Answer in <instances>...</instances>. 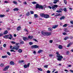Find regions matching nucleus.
Returning a JSON list of instances; mask_svg holds the SVG:
<instances>
[{
	"instance_id": "nucleus-25",
	"label": "nucleus",
	"mask_w": 73,
	"mask_h": 73,
	"mask_svg": "<svg viewBox=\"0 0 73 73\" xmlns=\"http://www.w3.org/2000/svg\"><path fill=\"white\" fill-rule=\"evenodd\" d=\"M64 31L65 32H69V31H68L67 28H65L64 29Z\"/></svg>"
},
{
	"instance_id": "nucleus-38",
	"label": "nucleus",
	"mask_w": 73,
	"mask_h": 73,
	"mask_svg": "<svg viewBox=\"0 0 73 73\" xmlns=\"http://www.w3.org/2000/svg\"><path fill=\"white\" fill-rule=\"evenodd\" d=\"M11 43L13 44H16V42L13 41H11Z\"/></svg>"
},
{
	"instance_id": "nucleus-48",
	"label": "nucleus",
	"mask_w": 73,
	"mask_h": 73,
	"mask_svg": "<svg viewBox=\"0 0 73 73\" xmlns=\"http://www.w3.org/2000/svg\"><path fill=\"white\" fill-rule=\"evenodd\" d=\"M15 44V45H16V46H19V44L20 43H16Z\"/></svg>"
},
{
	"instance_id": "nucleus-32",
	"label": "nucleus",
	"mask_w": 73,
	"mask_h": 73,
	"mask_svg": "<svg viewBox=\"0 0 73 73\" xmlns=\"http://www.w3.org/2000/svg\"><path fill=\"white\" fill-rule=\"evenodd\" d=\"M71 43L72 44L73 43H72L70 42L69 43V44H68V45H67V47H69L70 46V45Z\"/></svg>"
},
{
	"instance_id": "nucleus-16",
	"label": "nucleus",
	"mask_w": 73,
	"mask_h": 73,
	"mask_svg": "<svg viewBox=\"0 0 73 73\" xmlns=\"http://www.w3.org/2000/svg\"><path fill=\"white\" fill-rule=\"evenodd\" d=\"M43 8L44 7H43L41 5H39V7L38 8L39 9H43Z\"/></svg>"
},
{
	"instance_id": "nucleus-18",
	"label": "nucleus",
	"mask_w": 73,
	"mask_h": 73,
	"mask_svg": "<svg viewBox=\"0 0 73 73\" xmlns=\"http://www.w3.org/2000/svg\"><path fill=\"white\" fill-rule=\"evenodd\" d=\"M18 51L19 53H21L23 52V50L21 48L18 49Z\"/></svg>"
},
{
	"instance_id": "nucleus-41",
	"label": "nucleus",
	"mask_w": 73,
	"mask_h": 73,
	"mask_svg": "<svg viewBox=\"0 0 73 73\" xmlns=\"http://www.w3.org/2000/svg\"><path fill=\"white\" fill-rule=\"evenodd\" d=\"M64 4H67V1H66V0H64Z\"/></svg>"
},
{
	"instance_id": "nucleus-44",
	"label": "nucleus",
	"mask_w": 73,
	"mask_h": 73,
	"mask_svg": "<svg viewBox=\"0 0 73 73\" xmlns=\"http://www.w3.org/2000/svg\"><path fill=\"white\" fill-rule=\"evenodd\" d=\"M3 46L4 48H6L7 47V44H4L3 45Z\"/></svg>"
},
{
	"instance_id": "nucleus-6",
	"label": "nucleus",
	"mask_w": 73,
	"mask_h": 73,
	"mask_svg": "<svg viewBox=\"0 0 73 73\" xmlns=\"http://www.w3.org/2000/svg\"><path fill=\"white\" fill-rule=\"evenodd\" d=\"M39 48V46L37 45H33L31 46V48L32 49L33 48L36 49V48Z\"/></svg>"
},
{
	"instance_id": "nucleus-49",
	"label": "nucleus",
	"mask_w": 73,
	"mask_h": 73,
	"mask_svg": "<svg viewBox=\"0 0 73 73\" xmlns=\"http://www.w3.org/2000/svg\"><path fill=\"white\" fill-rule=\"evenodd\" d=\"M69 38H70V39H72L73 38V37L72 36H70L69 37Z\"/></svg>"
},
{
	"instance_id": "nucleus-14",
	"label": "nucleus",
	"mask_w": 73,
	"mask_h": 73,
	"mask_svg": "<svg viewBox=\"0 0 73 73\" xmlns=\"http://www.w3.org/2000/svg\"><path fill=\"white\" fill-rule=\"evenodd\" d=\"M56 15H55V17L56 16H62V14L60 13H56Z\"/></svg>"
},
{
	"instance_id": "nucleus-33",
	"label": "nucleus",
	"mask_w": 73,
	"mask_h": 73,
	"mask_svg": "<svg viewBox=\"0 0 73 73\" xmlns=\"http://www.w3.org/2000/svg\"><path fill=\"white\" fill-rule=\"evenodd\" d=\"M42 50H40L38 51V53H41V52H42Z\"/></svg>"
},
{
	"instance_id": "nucleus-5",
	"label": "nucleus",
	"mask_w": 73,
	"mask_h": 73,
	"mask_svg": "<svg viewBox=\"0 0 73 73\" xmlns=\"http://www.w3.org/2000/svg\"><path fill=\"white\" fill-rule=\"evenodd\" d=\"M20 48V46H13L12 49L13 50H19Z\"/></svg>"
},
{
	"instance_id": "nucleus-28",
	"label": "nucleus",
	"mask_w": 73,
	"mask_h": 73,
	"mask_svg": "<svg viewBox=\"0 0 73 73\" xmlns=\"http://www.w3.org/2000/svg\"><path fill=\"white\" fill-rule=\"evenodd\" d=\"M5 17V15L0 14V17Z\"/></svg>"
},
{
	"instance_id": "nucleus-64",
	"label": "nucleus",
	"mask_w": 73,
	"mask_h": 73,
	"mask_svg": "<svg viewBox=\"0 0 73 73\" xmlns=\"http://www.w3.org/2000/svg\"><path fill=\"white\" fill-rule=\"evenodd\" d=\"M23 3L24 4H25V5H27V2H23Z\"/></svg>"
},
{
	"instance_id": "nucleus-53",
	"label": "nucleus",
	"mask_w": 73,
	"mask_h": 73,
	"mask_svg": "<svg viewBox=\"0 0 73 73\" xmlns=\"http://www.w3.org/2000/svg\"><path fill=\"white\" fill-rule=\"evenodd\" d=\"M49 41H50V43H52V42H53V40H50Z\"/></svg>"
},
{
	"instance_id": "nucleus-40",
	"label": "nucleus",
	"mask_w": 73,
	"mask_h": 73,
	"mask_svg": "<svg viewBox=\"0 0 73 73\" xmlns=\"http://www.w3.org/2000/svg\"><path fill=\"white\" fill-rule=\"evenodd\" d=\"M63 11H65V12H66V11H67V10H66V8H64L63 9Z\"/></svg>"
},
{
	"instance_id": "nucleus-15",
	"label": "nucleus",
	"mask_w": 73,
	"mask_h": 73,
	"mask_svg": "<svg viewBox=\"0 0 73 73\" xmlns=\"http://www.w3.org/2000/svg\"><path fill=\"white\" fill-rule=\"evenodd\" d=\"M28 38H29L30 40H32V39L33 38V36H28Z\"/></svg>"
},
{
	"instance_id": "nucleus-60",
	"label": "nucleus",
	"mask_w": 73,
	"mask_h": 73,
	"mask_svg": "<svg viewBox=\"0 0 73 73\" xmlns=\"http://www.w3.org/2000/svg\"><path fill=\"white\" fill-rule=\"evenodd\" d=\"M70 72L71 73H73V70H70Z\"/></svg>"
},
{
	"instance_id": "nucleus-10",
	"label": "nucleus",
	"mask_w": 73,
	"mask_h": 73,
	"mask_svg": "<svg viewBox=\"0 0 73 73\" xmlns=\"http://www.w3.org/2000/svg\"><path fill=\"white\" fill-rule=\"evenodd\" d=\"M49 17V15L48 14H45L44 15V18H46V19H48Z\"/></svg>"
},
{
	"instance_id": "nucleus-37",
	"label": "nucleus",
	"mask_w": 73,
	"mask_h": 73,
	"mask_svg": "<svg viewBox=\"0 0 73 73\" xmlns=\"http://www.w3.org/2000/svg\"><path fill=\"white\" fill-rule=\"evenodd\" d=\"M29 44L30 45H33V43L32 42H29Z\"/></svg>"
},
{
	"instance_id": "nucleus-20",
	"label": "nucleus",
	"mask_w": 73,
	"mask_h": 73,
	"mask_svg": "<svg viewBox=\"0 0 73 73\" xmlns=\"http://www.w3.org/2000/svg\"><path fill=\"white\" fill-rule=\"evenodd\" d=\"M58 27V25H56L53 26L52 27V28L53 29H55L56 28H57Z\"/></svg>"
},
{
	"instance_id": "nucleus-46",
	"label": "nucleus",
	"mask_w": 73,
	"mask_h": 73,
	"mask_svg": "<svg viewBox=\"0 0 73 73\" xmlns=\"http://www.w3.org/2000/svg\"><path fill=\"white\" fill-rule=\"evenodd\" d=\"M63 35H67V34L65 32H64L63 33Z\"/></svg>"
},
{
	"instance_id": "nucleus-8",
	"label": "nucleus",
	"mask_w": 73,
	"mask_h": 73,
	"mask_svg": "<svg viewBox=\"0 0 73 73\" xmlns=\"http://www.w3.org/2000/svg\"><path fill=\"white\" fill-rule=\"evenodd\" d=\"M29 65H30V63H29L27 65V64L24 65V67L25 68H29Z\"/></svg>"
},
{
	"instance_id": "nucleus-24",
	"label": "nucleus",
	"mask_w": 73,
	"mask_h": 73,
	"mask_svg": "<svg viewBox=\"0 0 73 73\" xmlns=\"http://www.w3.org/2000/svg\"><path fill=\"white\" fill-rule=\"evenodd\" d=\"M58 48L60 49H62L63 48L62 46L61 45H59L58 46Z\"/></svg>"
},
{
	"instance_id": "nucleus-62",
	"label": "nucleus",
	"mask_w": 73,
	"mask_h": 73,
	"mask_svg": "<svg viewBox=\"0 0 73 73\" xmlns=\"http://www.w3.org/2000/svg\"><path fill=\"white\" fill-rule=\"evenodd\" d=\"M13 48V47H12V45L10 46V49H12Z\"/></svg>"
},
{
	"instance_id": "nucleus-19",
	"label": "nucleus",
	"mask_w": 73,
	"mask_h": 73,
	"mask_svg": "<svg viewBox=\"0 0 73 73\" xmlns=\"http://www.w3.org/2000/svg\"><path fill=\"white\" fill-rule=\"evenodd\" d=\"M48 30L50 32H52L53 30V29L52 28H49L48 29Z\"/></svg>"
},
{
	"instance_id": "nucleus-35",
	"label": "nucleus",
	"mask_w": 73,
	"mask_h": 73,
	"mask_svg": "<svg viewBox=\"0 0 73 73\" xmlns=\"http://www.w3.org/2000/svg\"><path fill=\"white\" fill-rule=\"evenodd\" d=\"M20 43L21 44H24V42L22 41L20 42Z\"/></svg>"
},
{
	"instance_id": "nucleus-13",
	"label": "nucleus",
	"mask_w": 73,
	"mask_h": 73,
	"mask_svg": "<svg viewBox=\"0 0 73 73\" xmlns=\"http://www.w3.org/2000/svg\"><path fill=\"white\" fill-rule=\"evenodd\" d=\"M8 33V31L7 30H5V31H4L3 33V35H7Z\"/></svg>"
},
{
	"instance_id": "nucleus-17",
	"label": "nucleus",
	"mask_w": 73,
	"mask_h": 73,
	"mask_svg": "<svg viewBox=\"0 0 73 73\" xmlns=\"http://www.w3.org/2000/svg\"><path fill=\"white\" fill-rule=\"evenodd\" d=\"M40 16L41 17H44V16H45V14H44V13H41L40 14Z\"/></svg>"
},
{
	"instance_id": "nucleus-56",
	"label": "nucleus",
	"mask_w": 73,
	"mask_h": 73,
	"mask_svg": "<svg viewBox=\"0 0 73 73\" xmlns=\"http://www.w3.org/2000/svg\"><path fill=\"white\" fill-rule=\"evenodd\" d=\"M24 31H26V32H28V31L27 30V29H24Z\"/></svg>"
},
{
	"instance_id": "nucleus-36",
	"label": "nucleus",
	"mask_w": 73,
	"mask_h": 73,
	"mask_svg": "<svg viewBox=\"0 0 73 73\" xmlns=\"http://www.w3.org/2000/svg\"><path fill=\"white\" fill-rule=\"evenodd\" d=\"M67 25H68L67 24H64V25H63V27H67Z\"/></svg>"
},
{
	"instance_id": "nucleus-52",
	"label": "nucleus",
	"mask_w": 73,
	"mask_h": 73,
	"mask_svg": "<svg viewBox=\"0 0 73 73\" xmlns=\"http://www.w3.org/2000/svg\"><path fill=\"white\" fill-rule=\"evenodd\" d=\"M57 2H57V1H54L53 2V4H56L57 3Z\"/></svg>"
},
{
	"instance_id": "nucleus-59",
	"label": "nucleus",
	"mask_w": 73,
	"mask_h": 73,
	"mask_svg": "<svg viewBox=\"0 0 73 73\" xmlns=\"http://www.w3.org/2000/svg\"><path fill=\"white\" fill-rule=\"evenodd\" d=\"M33 54H36V52L35 51H34V52H33Z\"/></svg>"
},
{
	"instance_id": "nucleus-34",
	"label": "nucleus",
	"mask_w": 73,
	"mask_h": 73,
	"mask_svg": "<svg viewBox=\"0 0 73 73\" xmlns=\"http://www.w3.org/2000/svg\"><path fill=\"white\" fill-rule=\"evenodd\" d=\"M30 13L29 12H28L27 14H26V16H29V14Z\"/></svg>"
},
{
	"instance_id": "nucleus-47",
	"label": "nucleus",
	"mask_w": 73,
	"mask_h": 73,
	"mask_svg": "<svg viewBox=\"0 0 73 73\" xmlns=\"http://www.w3.org/2000/svg\"><path fill=\"white\" fill-rule=\"evenodd\" d=\"M4 64H3V63H2L0 65V66H1V67H3V66H4Z\"/></svg>"
},
{
	"instance_id": "nucleus-29",
	"label": "nucleus",
	"mask_w": 73,
	"mask_h": 73,
	"mask_svg": "<svg viewBox=\"0 0 73 73\" xmlns=\"http://www.w3.org/2000/svg\"><path fill=\"white\" fill-rule=\"evenodd\" d=\"M69 37L68 36L66 37L65 38H64V40H68V38H69Z\"/></svg>"
},
{
	"instance_id": "nucleus-11",
	"label": "nucleus",
	"mask_w": 73,
	"mask_h": 73,
	"mask_svg": "<svg viewBox=\"0 0 73 73\" xmlns=\"http://www.w3.org/2000/svg\"><path fill=\"white\" fill-rule=\"evenodd\" d=\"M21 27L18 26L17 28V31H20V30H21Z\"/></svg>"
},
{
	"instance_id": "nucleus-31",
	"label": "nucleus",
	"mask_w": 73,
	"mask_h": 73,
	"mask_svg": "<svg viewBox=\"0 0 73 73\" xmlns=\"http://www.w3.org/2000/svg\"><path fill=\"white\" fill-rule=\"evenodd\" d=\"M66 55H69V51H67L66 52Z\"/></svg>"
},
{
	"instance_id": "nucleus-9",
	"label": "nucleus",
	"mask_w": 73,
	"mask_h": 73,
	"mask_svg": "<svg viewBox=\"0 0 73 73\" xmlns=\"http://www.w3.org/2000/svg\"><path fill=\"white\" fill-rule=\"evenodd\" d=\"M59 10L56 11V12H58V13H62V11H63V9L61 8H60L59 9Z\"/></svg>"
},
{
	"instance_id": "nucleus-2",
	"label": "nucleus",
	"mask_w": 73,
	"mask_h": 73,
	"mask_svg": "<svg viewBox=\"0 0 73 73\" xmlns=\"http://www.w3.org/2000/svg\"><path fill=\"white\" fill-rule=\"evenodd\" d=\"M41 33L43 36H50L52 34V33L50 32H44L43 31H42L41 32Z\"/></svg>"
},
{
	"instance_id": "nucleus-45",
	"label": "nucleus",
	"mask_w": 73,
	"mask_h": 73,
	"mask_svg": "<svg viewBox=\"0 0 73 73\" xmlns=\"http://www.w3.org/2000/svg\"><path fill=\"white\" fill-rule=\"evenodd\" d=\"M7 54H8V55H9V56H11V53H10V52H7Z\"/></svg>"
},
{
	"instance_id": "nucleus-7",
	"label": "nucleus",
	"mask_w": 73,
	"mask_h": 73,
	"mask_svg": "<svg viewBox=\"0 0 73 73\" xmlns=\"http://www.w3.org/2000/svg\"><path fill=\"white\" fill-rule=\"evenodd\" d=\"M9 68V66H6L3 69V70L4 71H6V70H7Z\"/></svg>"
},
{
	"instance_id": "nucleus-22",
	"label": "nucleus",
	"mask_w": 73,
	"mask_h": 73,
	"mask_svg": "<svg viewBox=\"0 0 73 73\" xmlns=\"http://www.w3.org/2000/svg\"><path fill=\"white\" fill-rule=\"evenodd\" d=\"M10 64L11 65H15V63H14L13 61H11L10 62Z\"/></svg>"
},
{
	"instance_id": "nucleus-39",
	"label": "nucleus",
	"mask_w": 73,
	"mask_h": 73,
	"mask_svg": "<svg viewBox=\"0 0 73 73\" xmlns=\"http://www.w3.org/2000/svg\"><path fill=\"white\" fill-rule=\"evenodd\" d=\"M38 70H40V71H42V69L41 68H38Z\"/></svg>"
},
{
	"instance_id": "nucleus-12",
	"label": "nucleus",
	"mask_w": 73,
	"mask_h": 73,
	"mask_svg": "<svg viewBox=\"0 0 73 73\" xmlns=\"http://www.w3.org/2000/svg\"><path fill=\"white\" fill-rule=\"evenodd\" d=\"M23 39L25 41H27L28 40V38L27 37H23Z\"/></svg>"
},
{
	"instance_id": "nucleus-55",
	"label": "nucleus",
	"mask_w": 73,
	"mask_h": 73,
	"mask_svg": "<svg viewBox=\"0 0 73 73\" xmlns=\"http://www.w3.org/2000/svg\"><path fill=\"white\" fill-rule=\"evenodd\" d=\"M33 40L34 41H36V42H38V41H37V40H36V39H34Z\"/></svg>"
},
{
	"instance_id": "nucleus-61",
	"label": "nucleus",
	"mask_w": 73,
	"mask_h": 73,
	"mask_svg": "<svg viewBox=\"0 0 73 73\" xmlns=\"http://www.w3.org/2000/svg\"><path fill=\"white\" fill-rule=\"evenodd\" d=\"M44 67L46 68H48V66L47 65H45L44 66Z\"/></svg>"
},
{
	"instance_id": "nucleus-42",
	"label": "nucleus",
	"mask_w": 73,
	"mask_h": 73,
	"mask_svg": "<svg viewBox=\"0 0 73 73\" xmlns=\"http://www.w3.org/2000/svg\"><path fill=\"white\" fill-rule=\"evenodd\" d=\"M13 3L15 4H17V2L16 1H13Z\"/></svg>"
},
{
	"instance_id": "nucleus-26",
	"label": "nucleus",
	"mask_w": 73,
	"mask_h": 73,
	"mask_svg": "<svg viewBox=\"0 0 73 73\" xmlns=\"http://www.w3.org/2000/svg\"><path fill=\"white\" fill-rule=\"evenodd\" d=\"M8 56L7 55L3 56H2V58H7Z\"/></svg>"
},
{
	"instance_id": "nucleus-30",
	"label": "nucleus",
	"mask_w": 73,
	"mask_h": 73,
	"mask_svg": "<svg viewBox=\"0 0 73 73\" xmlns=\"http://www.w3.org/2000/svg\"><path fill=\"white\" fill-rule=\"evenodd\" d=\"M34 17L35 18H37L38 17V15L37 14H35Z\"/></svg>"
},
{
	"instance_id": "nucleus-43",
	"label": "nucleus",
	"mask_w": 73,
	"mask_h": 73,
	"mask_svg": "<svg viewBox=\"0 0 73 73\" xmlns=\"http://www.w3.org/2000/svg\"><path fill=\"white\" fill-rule=\"evenodd\" d=\"M32 4H37V2H35V1H34V2H32Z\"/></svg>"
},
{
	"instance_id": "nucleus-51",
	"label": "nucleus",
	"mask_w": 73,
	"mask_h": 73,
	"mask_svg": "<svg viewBox=\"0 0 73 73\" xmlns=\"http://www.w3.org/2000/svg\"><path fill=\"white\" fill-rule=\"evenodd\" d=\"M52 56H53V54H49V57H52Z\"/></svg>"
},
{
	"instance_id": "nucleus-63",
	"label": "nucleus",
	"mask_w": 73,
	"mask_h": 73,
	"mask_svg": "<svg viewBox=\"0 0 73 73\" xmlns=\"http://www.w3.org/2000/svg\"><path fill=\"white\" fill-rule=\"evenodd\" d=\"M47 73H50V70H48L47 71Z\"/></svg>"
},
{
	"instance_id": "nucleus-58",
	"label": "nucleus",
	"mask_w": 73,
	"mask_h": 73,
	"mask_svg": "<svg viewBox=\"0 0 73 73\" xmlns=\"http://www.w3.org/2000/svg\"><path fill=\"white\" fill-rule=\"evenodd\" d=\"M70 23H71V24H73V21H70Z\"/></svg>"
},
{
	"instance_id": "nucleus-3",
	"label": "nucleus",
	"mask_w": 73,
	"mask_h": 73,
	"mask_svg": "<svg viewBox=\"0 0 73 73\" xmlns=\"http://www.w3.org/2000/svg\"><path fill=\"white\" fill-rule=\"evenodd\" d=\"M48 8H49L50 9H52L53 11H55V10L56 9V8L58 7V5H55L53 6H52L51 7L50 6H48Z\"/></svg>"
},
{
	"instance_id": "nucleus-57",
	"label": "nucleus",
	"mask_w": 73,
	"mask_h": 73,
	"mask_svg": "<svg viewBox=\"0 0 73 73\" xmlns=\"http://www.w3.org/2000/svg\"><path fill=\"white\" fill-rule=\"evenodd\" d=\"M3 36V34L1 33H0V37H1V36Z\"/></svg>"
},
{
	"instance_id": "nucleus-21",
	"label": "nucleus",
	"mask_w": 73,
	"mask_h": 73,
	"mask_svg": "<svg viewBox=\"0 0 73 73\" xmlns=\"http://www.w3.org/2000/svg\"><path fill=\"white\" fill-rule=\"evenodd\" d=\"M65 17L64 16H62L61 17H60V20H64V19H65Z\"/></svg>"
},
{
	"instance_id": "nucleus-4",
	"label": "nucleus",
	"mask_w": 73,
	"mask_h": 73,
	"mask_svg": "<svg viewBox=\"0 0 73 73\" xmlns=\"http://www.w3.org/2000/svg\"><path fill=\"white\" fill-rule=\"evenodd\" d=\"M9 35L10 36V37H9ZM4 38H9V39H10V40H12V38H13V36H12V35L11 34H9V35H6L4 36H3Z\"/></svg>"
},
{
	"instance_id": "nucleus-50",
	"label": "nucleus",
	"mask_w": 73,
	"mask_h": 73,
	"mask_svg": "<svg viewBox=\"0 0 73 73\" xmlns=\"http://www.w3.org/2000/svg\"><path fill=\"white\" fill-rule=\"evenodd\" d=\"M30 13H31V14H33V13H34V12H33V11H31L30 12Z\"/></svg>"
},
{
	"instance_id": "nucleus-1",
	"label": "nucleus",
	"mask_w": 73,
	"mask_h": 73,
	"mask_svg": "<svg viewBox=\"0 0 73 73\" xmlns=\"http://www.w3.org/2000/svg\"><path fill=\"white\" fill-rule=\"evenodd\" d=\"M56 54H57L56 56L57 57V60L58 61H62V58H63V56L62 55H60V54H59V53L58 52H56Z\"/></svg>"
},
{
	"instance_id": "nucleus-23",
	"label": "nucleus",
	"mask_w": 73,
	"mask_h": 73,
	"mask_svg": "<svg viewBox=\"0 0 73 73\" xmlns=\"http://www.w3.org/2000/svg\"><path fill=\"white\" fill-rule=\"evenodd\" d=\"M19 10V9L17 8H15L13 9V11H18Z\"/></svg>"
},
{
	"instance_id": "nucleus-54",
	"label": "nucleus",
	"mask_w": 73,
	"mask_h": 73,
	"mask_svg": "<svg viewBox=\"0 0 73 73\" xmlns=\"http://www.w3.org/2000/svg\"><path fill=\"white\" fill-rule=\"evenodd\" d=\"M9 11V9H8L7 10H6V12H8Z\"/></svg>"
},
{
	"instance_id": "nucleus-27",
	"label": "nucleus",
	"mask_w": 73,
	"mask_h": 73,
	"mask_svg": "<svg viewBox=\"0 0 73 73\" xmlns=\"http://www.w3.org/2000/svg\"><path fill=\"white\" fill-rule=\"evenodd\" d=\"M39 5L38 4H37L36 5V9H37V8H38V7H39Z\"/></svg>"
}]
</instances>
